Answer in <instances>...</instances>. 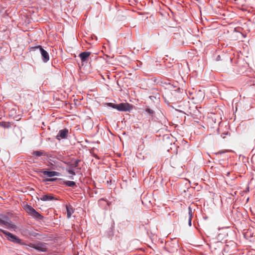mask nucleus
I'll return each instance as SVG.
<instances>
[{
	"mask_svg": "<svg viewBox=\"0 0 255 255\" xmlns=\"http://www.w3.org/2000/svg\"><path fill=\"white\" fill-rule=\"evenodd\" d=\"M109 106L114 109H116L119 111H129L132 108V106L128 103H121L119 104H115L113 103H109Z\"/></svg>",
	"mask_w": 255,
	"mask_h": 255,
	"instance_id": "obj_1",
	"label": "nucleus"
},
{
	"mask_svg": "<svg viewBox=\"0 0 255 255\" xmlns=\"http://www.w3.org/2000/svg\"><path fill=\"white\" fill-rule=\"evenodd\" d=\"M0 232L7 237L8 240L15 243L21 244V240L11 233L3 230H0Z\"/></svg>",
	"mask_w": 255,
	"mask_h": 255,
	"instance_id": "obj_2",
	"label": "nucleus"
},
{
	"mask_svg": "<svg viewBox=\"0 0 255 255\" xmlns=\"http://www.w3.org/2000/svg\"><path fill=\"white\" fill-rule=\"evenodd\" d=\"M0 224L4 225L9 228L14 229L16 228L15 225L10 223L7 219V218L5 216H0Z\"/></svg>",
	"mask_w": 255,
	"mask_h": 255,
	"instance_id": "obj_3",
	"label": "nucleus"
},
{
	"mask_svg": "<svg viewBox=\"0 0 255 255\" xmlns=\"http://www.w3.org/2000/svg\"><path fill=\"white\" fill-rule=\"evenodd\" d=\"M35 48L39 49L42 60L44 62H47L49 60V54L41 46H38L35 47Z\"/></svg>",
	"mask_w": 255,
	"mask_h": 255,
	"instance_id": "obj_4",
	"label": "nucleus"
},
{
	"mask_svg": "<svg viewBox=\"0 0 255 255\" xmlns=\"http://www.w3.org/2000/svg\"><path fill=\"white\" fill-rule=\"evenodd\" d=\"M32 247L41 252H46L47 250L46 245L45 243H38L33 244Z\"/></svg>",
	"mask_w": 255,
	"mask_h": 255,
	"instance_id": "obj_5",
	"label": "nucleus"
},
{
	"mask_svg": "<svg viewBox=\"0 0 255 255\" xmlns=\"http://www.w3.org/2000/svg\"><path fill=\"white\" fill-rule=\"evenodd\" d=\"M68 132V129L67 128L60 130L58 134L56 135V138L58 140H60V139L66 138Z\"/></svg>",
	"mask_w": 255,
	"mask_h": 255,
	"instance_id": "obj_6",
	"label": "nucleus"
},
{
	"mask_svg": "<svg viewBox=\"0 0 255 255\" xmlns=\"http://www.w3.org/2000/svg\"><path fill=\"white\" fill-rule=\"evenodd\" d=\"M91 52H83L79 54V57L81 60L82 63L87 62L89 56H90Z\"/></svg>",
	"mask_w": 255,
	"mask_h": 255,
	"instance_id": "obj_7",
	"label": "nucleus"
},
{
	"mask_svg": "<svg viewBox=\"0 0 255 255\" xmlns=\"http://www.w3.org/2000/svg\"><path fill=\"white\" fill-rule=\"evenodd\" d=\"M44 175L47 176L49 177L57 176H58L60 175L59 172L56 171H48L42 170L41 171Z\"/></svg>",
	"mask_w": 255,
	"mask_h": 255,
	"instance_id": "obj_8",
	"label": "nucleus"
},
{
	"mask_svg": "<svg viewBox=\"0 0 255 255\" xmlns=\"http://www.w3.org/2000/svg\"><path fill=\"white\" fill-rule=\"evenodd\" d=\"M54 199V197L49 195H44L41 198V200L42 201H49Z\"/></svg>",
	"mask_w": 255,
	"mask_h": 255,
	"instance_id": "obj_9",
	"label": "nucleus"
},
{
	"mask_svg": "<svg viewBox=\"0 0 255 255\" xmlns=\"http://www.w3.org/2000/svg\"><path fill=\"white\" fill-rule=\"evenodd\" d=\"M25 210L29 214H30L31 216L36 211L34 209H33L32 207L29 205L26 207Z\"/></svg>",
	"mask_w": 255,
	"mask_h": 255,
	"instance_id": "obj_10",
	"label": "nucleus"
},
{
	"mask_svg": "<svg viewBox=\"0 0 255 255\" xmlns=\"http://www.w3.org/2000/svg\"><path fill=\"white\" fill-rule=\"evenodd\" d=\"M67 216L68 218H70L71 215L73 213L74 211L73 208L70 207L66 206Z\"/></svg>",
	"mask_w": 255,
	"mask_h": 255,
	"instance_id": "obj_11",
	"label": "nucleus"
},
{
	"mask_svg": "<svg viewBox=\"0 0 255 255\" xmlns=\"http://www.w3.org/2000/svg\"><path fill=\"white\" fill-rule=\"evenodd\" d=\"M32 216L33 217L38 219V220H42L43 219V217L38 212L35 211L34 213L32 215Z\"/></svg>",
	"mask_w": 255,
	"mask_h": 255,
	"instance_id": "obj_12",
	"label": "nucleus"
},
{
	"mask_svg": "<svg viewBox=\"0 0 255 255\" xmlns=\"http://www.w3.org/2000/svg\"><path fill=\"white\" fill-rule=\"evenodd\" d=\"M64 184L68 187H74L76 186V183L74 181H66L64 182Z\"/></svg>",
	"mask_w": 255,
	"mask_h": 255,
	"instance_id": "obj_13",
	"label": "nucleus"
},
{
	"mask_svg": "<svg viewBox=\"0 0 255 255\" xmlns=\"http://www.w3.org/2000/svg\"><path fill=\"white\" fill-rule=\"evenodd\" d=\"M192 218V210L190 207L189 208V221L188 225L189 226H191V220Z\"/></svg>",
	"mask_w": 255,
	"mask_h": 255,
	"instance_id": "obj_14",
	"label": "nucleus"
},
{
	"mask_svg": "<svg viewBox=\"0 0 255 255\" xmlns=\"http://www.w3.org/2000/svg\"><path fill=\"white\" fill-rule=\"evenodd\" d=\"M33 154L36 156H41L44 155V153L41 151H35L33 152Z\"/></svg>",
	"mask_w": 255,
	"mask_h": 255,
	"instance_id": "obj_15",
	"label": "nucleus"
},
{
	"mask_svg": "<svg viewBox=\"0 0 255 255\" xmlns=\"http://www.w3.org/2000/svg\"><path fill=\"white\" fill-rule=\"evenodd\" d=\"M145 112L151 117H152L154 114L153 111L149 108H146L145 109Z\"/></svg>",
	"mask_w": 255,
	"mask_h": 255,
	"instance_id": "obj_16",
	"label": "nucleus"
},
{
	"mask_svg": "<svg viewBox=\"0 0 255 255\" xmlns=\"http://www.w3.org/2000/svg\"><path fill=\"white\" fill-rule=\"evenodd\" d=\"M24 19H25V22L22 23V25H27V24L30 22V19L29 17H23Z\"/></svg>",
	"mask_w": 255,
	"mask_h": 255,
	"instance_id": "obj_17",
	"label": "nucleus"
},
{
	"mask_svg": "<svg viewBox=\"0 0 255 255\" xmlns=\"http://www.w3.org/2000/svg\"><path fill=\"white\" fill-rule=\"evenodd\" d=\"M56 180H57L56 178H48V179H47L45 180V181H47V182H52V181H56Z\"/></svg>",
	"mask_w": 255,
	"mask_h": 255,
	"instance_id": "obj_18",
	"label": "nucleus"
},
{
	"mask_svg": "<svg viewBox=\"0 0 255 255\" xmlns=\"http://www.w3.org/2000/svg\"><path fill=\"white\" fill-rule=\"evenodd\" d=\"M79 161H80L79 160H77L75 161V164H74L75 167H77L78 166Z\"/></svg>",
	"mask_w": 255,
	"mask_h": 255,
	"instance_id": "obj_19",
	"label": "nucleus"
},
{
	"mask_svg": "<svg viewBox=\"0 0 255 255\" xmlns=\"http://www.w3.org/2000/svg\"><path fill=\"white\" fill-rule=\"evenodd\" d=\"M199 17V18L200 20H201L202 21H203V20H203V17ZM203 18H204V19H205V20H207V18H206V16L203 17Z\"/></svg>",
	"mask_w": 255,
	"mask_h": 255,
	"instance_id": "obj_20",
	"label": "nucleus"
},
{
	"mask_svg": "<svg viewBox=\"0 0 255 255\" xmlns=\"http://www.w3.org/2000/svg\"><path fill=\"white\" fill-rule=\"evenodd\" d=\"M221 56L220 55H218L217 57V58H216V60L217 61H219V60H221Z\"/></svg>",
	"mask_w": 255,
	"mask_h": 255,
	"instance_id": "obj_21",
	"label": "nucleus"
},
{
	"mask_svg": "<svg viewBox=\"0 0 255 255\" xmlns=\"http://www.w3.org/2000/svg\"><path fill=\"white\" fill-rule=\"evenodd\" d=\"M69 172L70 173L72 174H75L74 172L73 171H70Z\"/></svg>",
	"mask_w": 255,
	"mask_h": 255,
	"instance_id": "obj_22",
	"label": "nucleus"
}]
</instances>
